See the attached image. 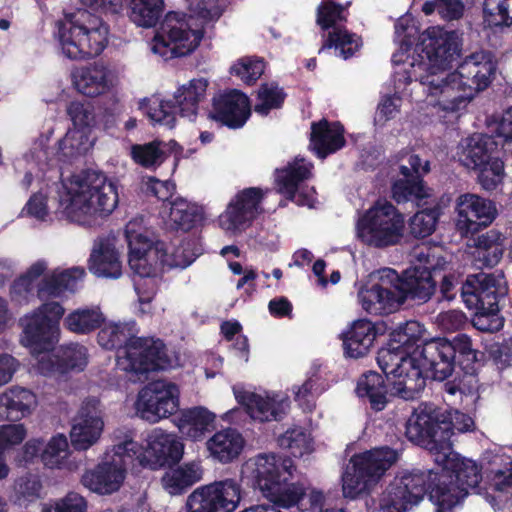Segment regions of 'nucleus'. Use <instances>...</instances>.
I'll return each instance as SVG.
<instances>
[{"label":"nucleus","mask_w":512,"mask_h":512,"mask_svg":"<svg viewBox=\"0 0 512 512\" xmlns=\"http://www.w3.org/2000/svg\"><path fill=\"white\" fill-rule=\"evenodd\" d=\"M457 35L433 28L422 36L415 51L417 58L402 61L398 53L392 62L398 67L393 74L394 87L402 91L412 80L426 87L429 95L439 97L437 104L449 112H457L482 91L495 78L497 63L490 51L480 50L466 56L453 72L445 69L451 65L458 53Z\"/></svg>","instance_id":"obj_1"},{"label":"nucleus","mask_w":512,"mask_h":512,"mask_svg":"<svg viewBox=\"0 0 512 512\" xmlns=\"http://www.w3.org/2000/svg\"><path fill=\"white\" fill-rule=\"evenodd\" d=\"M136 322L111 323L103 327L97 340L107 350L118 351V365L129 374L132 382H143L151 371L173 366L160 339L136 337Z\"/></svg>","instance_id":"obj_2"},{"label":"nucleus","mask_w":512,"mask_h":512,"mask_svg":"<svg viewBox=\"0 0 512 512\" xmlns=\"http://www.w3.org/2000/svg\"><path fill=\"white\" fill-rule=\"evenodd\" d=\"M252 475L263 497L279 507L289 509L296 506L299 512H321L324 494L312 490L305 493L302 485L291 483L295 470L293 461L275 453L259 454L252 460Z\"/></svg>","instance_id":"obj_3"},{"label":"nucleus","mask_w":512,"mask_h":512,"mask_svg":"<svg viewBox=\"0 0 512 512\" xmlns=\"http://www.w3.org/2000/svg\"><path fill=\"white\" fill-rule=\"evenodd\" d=\"M118 202L116 184L102 172L87 170L62 181L58 209L70 221L82 223L87 216L110 215Z\"/></svg>","instance_id":"obj_4"},{"label":"nucleus","mask_w":512,"mask_h":512,"mask_svg":"<svg viewBox=\"0 0 512 512\" xmlns=\"http://www.w3.org/2000/svg\"><path fill=\"white\" fill-rule=\"evenodd\" d=\"M224 4L218 0H201L195 16L179 12L168 13L152 39L150 50L164 60L183 57L192 53L199 45L203 30L195 24V17L203 23L217 20Z\"/></svg>","instance_id":"obj_5"},{"label":"nucleus","mask_w":512,"mask_h":512,"mask_svg":"<svg viewBox=\"0 0 512 512\" xmlns=\"http://www.w3.org/2000/svg\"><path fill=\"white\" fill-rule=\"evenodd\" d=\"M65 309L58 302H45L20 319L23 327L21 342L28 347L36 363L35 370L44 376L61 372L58 355L50 351L59 339V321Z\"/></svg>","instance_id":"obj_6"},{"label":"nucleus","mask_w":512,"mask_h":512,"mask_svg":"<svg viewBox=\"0 0 512 512\" xmlns=\"http://www.w3.org/2000/svg\"><path fill=\"white\" fill-rule=\"evenodd\" d=\"M53 35L65 58L87 60L104 51L108 44L109 27L99 17L79 10L56 21Z\"/></svg>","instance_id":"obj_7"},{"label":"nucleus","mask_w":512,"mask_h":512,"mask_svg":"<svg viewBox=\"0 0 512 512\" xmlns=\"http://www.w3.org/2000/svg\"><path fill=\"white\" fill-rule=\"evenodd\" d=\"M405 435L409 441L432 454L436 464H444L451 452L452 422L433 403H421L406 422Z\"/></svg>","instance_id":"obj_8"},{"label":"nucleus","mask_w":512,"mask_h":512,"mask_svg":"<svg viewBox=\"0 0 512 512\" xmlns=\"http://www.w3.org/2000/svg\"><path fill=\"white\" fill-rule=\"evenodd\" d=\"M405 226L404 214L391 202L379 199L358 215L355 237L364 246L384 250L402 242Z\"/></svg>","instance_id":"obj_9"},{"label":"nucleus","mask_w":512,"mask_h":512,"mask_svg":"<svg viewBox=\"0 0 512 512\" xmlns=\"http://www.w3.org/2000/svg\"><path fill=\"white\" fill-rule=\"evenodd\" d=\"M441 467L438 472L437 486L431 492L435 512H453L468 495L470 489H476L482 479L478 465L468 459H458L451 450L447 462L437 464Z\"/></svg>","instance_id":"obj_10"},{"label":"nucleus","mask_w":512,"mask_h":512,"mask_svg":"<svg viewBox=\"0 0 512 512\" xmlns=\"http://www.w3.org/2000/svg\"><path fill=\"white\" fill-rule=\"evenodd\" d=\"M398 458V451L386 446L353 455L342 473L343 496L354 500L368 494Z\"/></svg>","instance_id":"obj_11"},{"label":"nucleus","mask_w":512,"mask_h":512,"mask_svg":"<svg viewBox=\"0 0 512 512\" xmlns=\"http://www.w3.org/2000/svg\"><path fill=\"white\" fill-rule=\"evenodd\" d=\"M118 437L122 441L118 445V451H128L132 455L138 467L158 470L167 465L178 463L184 453V445L177 435L167 433L156 428L152 430L147 438V446L135 440V434L132 430L119 428Z\"/></svg>","instance_id":"obj_12"},{"label":"nucleus","mask_w":512,"mask_h":512,"mask_svg":"<svg viewBox=\"0 0 512 512\" xmlns=\"http://www.w3.org/2000/svg\"><path fill=\"white\" fill-rule=\"evenodd\" d=\"M461 297L469 310L475 311L474 327L482 332H495L502 328L498 316L497 278L493 274L469 275L461 286Z\"/></svg>","instance_id":"obj_13"},{"label":"nucleus","mask_w":512,"mask_h":512,"mask_svg":"<svg viewBox=\"0 0 512 512\" xmlns=\"http://www.w3.org/2000/svg\"><path fill=\"white\" fill-rule=\"evenodd\" d=\"M438 472L412 469L398 473L383 492L379 508L383 512H407L437 486Z\"/></svg>","instance_id":"obj_14"},{"label":"nucleus","mask_w":512,"mask_h":512,"mask_svg":"<svg viewBox=\"0 0 512 512\" xmlns=\"http://www.w3.org/2000/svg\"><path fill=\"white\" fill-rule=\"evenodd\" d=\"M377 363L386 378L392 381L395 393L404 400H413L425 388L421 369L415 366L414 350L407 352L389 341L377 353Z\"/></svg>","instance_id":"obj_15"},{"label":"nucleus","mask_w":512,"mask_h":512,"mask_svg":"<svg viewBox=\"0 0 512 512\" xmlns=\"http://www.w3.org/2000/svg\"><path fill=\"white\" fill-rule=\"evenodd\" d=\"M125 237L129 249V267L139 278L158 276L165 271V266H183L189 263L161 258L162 242H152L142 225V219H133L126 224Z\"/></svg>","instance_id":"obj_16"},{"label":"nucleus","mask_w":512,"mask_h":512,"mask_svg":"<svg viewBox=\"0 0 512 512\" xmlns=\"http://www.w3.org/2000/svg\"><path fill=\"white\" fill-rule=\"evenodd\" d=\"M116 429L112 434V448L107 450L101 463L82 476V484L98 494H111L122 485L128 468H137L132 455L128 451H118L122 441Z\"/></svg>","instance_id":"obj_17"},{"label":"nucleus","mask_w":512,"mask_h":512,"mask_svg":"<svg viewBox=\"0 0 512 512\" xmlns=\"http://www.w3.org/2000/svg\"><path fill=\"white\" fill-rule=\"evenodd\" d=\"M377 281L358 291L361 307L371 315L381 316L397 311L404 304V294L398 288L399 274L392 268H382L375 274Z\"/></svg>","instance_id":"obj_18"},{"label":"nucleus","mask_w":512,"mask_h":512,"mask_svg":"<svg viewBox=\"0 0 512 512\" xmlns=\"http://www.w3.org/2000/svg\"><path fill=\"white\" fill-rule=\"evenodd\" d=\"M242 485L227 478L196 488L185 503L186 512H234L242 499Z\"/></svg>","instance_id":"obj_19"},{"label":"nucleus","mask_w":512,"mask_h":512,"mask_svg":"<svg viewBox=\"0 0 512 512\" xmlns=\"http://www.w3.org/2000/svg\"><path fill=\"white\" fill-rule=\"evenodd\" d=\"M317 24L322 30L332 29L327 35L319 53L331 48L343 59L352 57L360 47V38L342 27L346 21L345 8L334 2L322 3L317 8Z\"/></svg>","instance_id":"obj_20"},{"label":"nucleus","mask_w":512,"mask_h":512,"mask_svg":"<svg viewBox=\"0 0 512 512\" xmlns=\"http://www.w3.org/2000/svg\"><path fill=\"white\" fill-rule=\"evenodd\" d=\"M179 407V389L171 382L154 381L140 390L135 403L137 415L156 423L174 414Z\"/></svg>","instance_id":"obj_21"},{"label":"nucleus","mask_w":512,"mask_h":512,"mask_svg":"<svg viewBox=\"0 0 512 512\" xmlns=\"http://www.w3.org/2000/svg\"><path fill=\"white\" fill-rule=\"evenodd\" d=\"M267 191L249 187L239 191L219 215V226L227 233L239 234L249 228L262 213L261 202Z\"/></svg>","instance_id":"obj_22"},{"label":"nucleus","mask_w":512,"mask_h":512,"mask_svg":"<svg viewBox=\"0 0 512 512\" xmlns=\"http://www.w3.org/2000/svg\"><path fill=\"white\" fill-rule=\"evenodd\" d=\"M313 164L302 157H295L282 169H276L278 191L300 206L314 207L316 191L304 185L312 177Z\"/></svg>","instance_id":"obj_23"},{"label":"nucleus","mask_w":512,"mask_h":512,"mask_svg":"<svg viewBox=\"0 0 512 512\" xmlns=\"http://www.w3.org/2000/svg\"><path fill=\"white\" fill-rule=\"evenodd\" d=\"M456 228L462 236L473 235L488 227L496 219V204L474 193H464L455 203Z\"/></svg>","instance_id":"obj_24"},{"label":"nucleus","mask_w":512,"mask_h":512,"mask_svg":"<svg viewBox=\"0 0 512 512\" xmlns=\"http://www.w3.org/2000/svg\"><path fill=\"white\" fill-rule=\"evenodd\" d=\"M415 366L421 369V376L444 381L450 377L456 367V360L452 357V348L449 339L436 338L426 341L422 346L414 349Z\"/></svg>","instance_id":"obj_25"},{"label":"nucleus","mask_w":512,"mask_h":512,"mask_svg":"<svg viewBox=\"0 0 512 512\" xmlns=\"http://www.w3.org/2000/svg\"><path fill=\"white\" fill-rule=\"evenodd\" d=\"M408 163L400 166L402 178L396 180L392 185V197L398 203L412 202L416 206L428 204L431 197V190L424 185L422 175L430 170L429 161H424L416 154L408 155Z\"/></svg>","instance_id":"obj_26"},{"label":"nucleus","mask_w":512,"mask_h":512,"mask_svg":"<svg viewBox=\"0 0 512 512\" xmlns=\"http://www.w3.org/2000/svg\"><path fill=\"white\" fill-rule=\"evenodd\" d=\"M233 392L237 402L246 408L249 416L259 422L280 421L290 407L289 398L284 393L259 394L236 386Z\"/></svg>","instance_id":"obj_27"},{"label":"nucleus","mask_w":512,"mask_h":512,"mask_svg":"<svg viewBox=\"0 0 512 512\" xmlns=\"http://www.w3.org/2000/svg\"><path fill=\"white\" fill-rule=\"evenodd\" d=\"M103 429V409L100 400L96 397L86 398L70 432L73 447L77 450H87L99 440Z\"/></svg>","instance_id":"obj_28"},{"label":"nucleus","mask_w":512,"mask_h":512,"mask_svg":"<svg viewBox=\"0 0 512 512\" xmlns=\"http://www.w3.org/2000/svg\"><path fill=\"white\" fill-rule=\"evenodd\" d=\"M250 115L249 98L239 90H229L213 98V108L208 117L237 129L244 126Z\"/></svg>","instance_id":"obj_29"},{"label":"nucleus","mask_w":512,"mask_h":512,"mask_svg":"<svg viewBox=\"0 0 512 512\" xmlns=\"http://www.w3.org/2000/svg\"><path fill=\"white\" fill-rule=\"evenodd\" d=\"M418 247L414 250L415 264L407 269L404 275L399 276L398 288L404 294V302L407 299L425 303L429 301L435 293V275L432 270L426 268L424 261H421Z\"/></svg>","instance_id":"obj_30"},{"label":"nucleus","mask_w":512,"mask_h":512,"mask_svg":"<svg viewBox=\"0 0 512 512\" xmlns=\"http://www.w3.org/2000/svg\"><path fill=\"white\" fill-rule=\"evenodd\" d=\"M421 261H424L426 268L432 270L435 275V284L440 281V293L443 299L451 301L457 293V285L460 281L461 273L452 257L447 259L445 256L435 253V251L424 246L419 250Z\"/></svg>","instance_id":"obj_31"},{"label":"nucleus","mask_w":512,"mask_h":512,"mask_svg":"<svg viewBox=\"0 0 512 512\" xmlns=\"http://www.w3.org/2000/svg\"><path fill=\"white\" fill-rule=\"evenodd\" d=\"M500 145L495 136L474 134L459 144L458 160L466 168L477 169L498 155Z\"/></svg>","instance_id":"obj_32"},{"label":"nucleus","mask_w":512,"mask_h":512,"mask_svg":"<svg viewBox=\"0 0 512 512\" xmlns=\"http://www.w3.org/2000/svg\"><path fill=\"white\" fill-rule=\"evenodd\" d=\"M89 270L98 277L117 279L122 275V265L113 236L99 237L89 259Z\"/></svg>","instance_id":"obj_33"},{"label":"nucleus","mask_w":512,"mask_h":512,"mask_svg":"<svg viewBox=\"0 0 512 512\" xmlns=\"http://www.w3.org/2000/svg\"><path fill=\"white\" fill-rule=\"evenodd\" d=\"M85 270L73 267L66 270L55 269L44 275L37 285V297L40 300L63 296L66 292H75L83 281Z\"/></svg>","instance_id":"obj_34"},{"label":"nucleus","mask_w":512,"mask_h":512,"mask_svg":"<svg viewBox=\"0 0 512 512\" xmlns=\"http://www.w3.org/2000/svg\"><path fill=\"white\" fill-rule=\"evenodd\" d=\"M343 126L323 119L311 125L310 147L319 158L341 149L345 144Z\"/></svg>","instance_id":"obj_35"},{"label":"nucleus","mask_w":512,"mask_h":512,"mask_svg":"<svg viewBox=\"0 0 512 512\" xmlns=\"http://www.w3.org/2000/svg\"><path fill=\"white\" fill-rule=\"evenodd\" d=\"M72 81L78 92L94 97L109 89L111 72L104 64L94 63L75 69Z\"/></svg>","instance_id":"obj_36"},{"label":"nucleus","mask_w":512,"mask_h":512,"mask_svg":"<svg viewBox=\"0 0 512 512\" xmlns=\"http://www.w3.org/2000/svg\"><path fill=\"white\" fill-rule=\"evenodd\" d=\"M37 404L36 395L29 389L14 386L0 395V417L18 421L28 416Z\"/></svg>","instance_id":"obj_37"},{"label":"nucleus","mask_w":512,"mask_h":512,"mask_svg":"<svg viewBox=\"0 0 512 512\" xmlns=\"http://www.w3.org/2000/svg\"><path fill=\"white\" fill-rule=\"evenodd\" d=\"M207 87L208 81L204 78H198L191 79L175 91L173 101L181 117L190 121L196 119L200 103L206 97Z\"/></svg>","instance_id":"obj_38"},{"label":"nucleus","mask_w":512,"mask_h":512,"mask_svg":"<svg viewBox=\"0 0 512 512\" xmlns=\"http://www.w3.org/2000/svg\"><path fill=\"white\" fill-rule=\"evenodd\" d=\"M202 478L203 469L200 462L191 461L166 471L161 478V483L168 494L177 496L185 493Z\"/></svg>","instance_id":"obj_39"},{"label":"nucleus","mask_w":512,"mask_h":512,"mask_svg":"<svg viewBox=\"0 0 512 512\" xmlns=\"http://www.w3.org/2000/svg\"><path fill=\"white\" fill-rule=\"evenodd\" d=\"M244 443V438L236 429L226 428L216 432L206 442V446L213 459L229 463L240 455Z\"/></svg>","instance_id":"obj_40"},{"label":"nucleus","mask_w":512,"mask_h":512,"mask_svg":"<svg viewBox=\"0 0 512 512\" xmlns=\"http://www.w3.org/2000/svg\"><path fill=\"white\" fill-rule=\"evenodd\" d=\"M376 338V330L369 320L360 319L343 333V346L345 354L351 358L365 356L372 347Z\"/></svg>","instance_id":"obj_41"},{"label":"nucleus","mask_w":512,"mask_h":512,"mask_svg":"<svg viewBox=\"0 0 512 512\" xmlns=\"http://www.w3.org/2000/svg\"><path fill=\"white\" fill-rule=\"evenodd\" d=\"M505 236L491 229L478 237L475 261L480 267H494L501 260L505 248Z\"/></svg>","instance_id":"obj_42"},{"label":"nucleus","mask_w":512,"mask_h":512,"mask_svg":"<svg viewBox=\"0 0 512 512\" xmlns=\"http://www.w3.org/2000/svg\"><path fill=\"white\" fill-rule=\"evenodd\" d=\"M215 414L198 406L185 410L179 420L180 432L191 440H200L215 420Z\"/></svg>","instance_id":"obj_43"},{"label":"nucleus","mask_w":512,"mask_h":512,"mask_svg":"<svg viewBox=\"0 0 512 512\" xmlns=\"http://www.w3.org/2000/svg\"><path fill=\"white\" fill-rule=\"evenodd\" d=\"M169 205L167 225L171 229L189 231L202 220L200 208L184 198L178 197Z\"/></svg>","instance_id":"obj_44"},{"label":"nucleus","mask_w":512,"mask_h":512,"mask_svg":"<svg viewBox=\"0 0 512 512\" xmlns=\"http://www.w3.org/2000/svg\"><path fill=\"white\" fill-rule=\"evenodd\" d=\"M45 260H37L27 271L18 277L11 285L10 296L12 301L22 305L30 301L34 295V283L47 270Z\"/></svg>","instance_id":"obj_45"},{"label":"nucleus","mask_w":512,"mask_h":512,"mask_svg":"<svg viewBox=\"0 0 512 512\" xmlns=\"http://www.w3.org/2000/svg\"><path fill=\"white\" fill-rule=\"evenodd\" d=\"M356 392L359 397H367L371 408L382 411L387 404V389L383 377L368 371L358 381Z\"/></svg>","instance_id":"obj_46"},{"label":"nucleus","mask_w":512,"mask_h":512,"mask_svg":"<svg viewBox=\"0 0 512 512\" xmlns=\"http://www.w3.org/2000/svg\"><path fill=\"white\" fill-rule=\"evenodd\" d=\"M104 321L98 307L78 308L69 313L64 319V326L77 334H88L99 328Z\"/></svg>","instance_id":"obj_47"},{"label":"nucleus","mask_w":512,"mask_h":512,"mask_svg":"<svg viewBox=\"0 0 512 512\" xmlns=\"http://www.w3.org/2000/svg\"><path fill=\"white\" fill-rule=\"evenodd\" d=\"M171 148L177 143L171 141ZM168 144L161 141H153L146 144H136L131 147V157L139 165L145 168L159 166L167 157Z\"/></svg>","instance_id":"obj_48"},{"label":"nucleus","mask_w":512,"mask_h":512,"mask_svg":"<svg viewBox=\"0 0 512 512\" xmlns=\"http://www.w3.org/2000/svg\"><path fill=\"white\" fill-rule=\"evenodd\" d=\"M140 108L151 121L169 128L175 126L178 110L173 100L164 101L158 97H152L144 99L140 104Z\"/></svg>","instance_id":"obj_49"},{"label":"nucleus","mask_w":512,"mask_h":512,"mask_svg":"<svg viewBox=\"0 0 512 512\" xmlns=\"http://www.w3.org/2000/svg\"><path fill=\"white\" fill-rule=\"evenodd\" d=\"M128 0L124 3V6ZM130 19L138 26H154L162 13V0H129Z\"/></svg>","instance_id":"obj_50"},{"label":"nucleus","mask_w":512,"mask_h":512,"mask_svg":"<svg viewBox=\"0 0 512 512\" xmlns=\"http://www.w3.org/2000/svg\"><path fill=\"white\" fill-rule=\"evenodd\" d=\"M278 445L282 449L288 450L294 457H302L313 450L310 433L302 427L286 430L279 436Z\"/></svg>","instance_id":"obj_51"},{"label":"nucleus","mask_w":512,"mask_h":512,"mask_svg":"<svg viewBox=\"0 0 512 512\" xmlns=\"http://www.w3.org/2000/svg\"><path fill=\"white\" fill-rule=\"evenodd\" d=\"M40 456L41 461L48 468L61 469L66 467L69 456V445L66 436L63 434L53 436Z\"/></svg>","instance_id":"obj_52"},{"label":"nucleus","mask_w":512,"mask_h":512,"mask_svg":"<svg viewBox=\"0 0 512 512\" xmlns=\"http://www.w3.org/2000/svg\"><path fill=\"white\" fill-rule=\"evenodd\" d=\"M285 97L286 94L277 84H262L258 90L254 111L261 116H267L271 110L282 106Z\"/></svg>","instance_id":"obj_53"},{"label":"nucleus","mask_w":512,"mask_h":512,"mask_svg":"<svg viewBox=\"0 0 512 512\" xmlns=\"http://www.w3.org/2000/svg\"><path fill=\"white\" fill-rule=\"evenodd\" d=\"M437 207L426 208L415 213L409 220L410 233L415 238H425L433 234L439 219Z\"/></svg>","instance_id":"obj_54"},{"label":"nucleus","mask_w":512,"mask_h":512,"mask_svg":"<svg viewBox=\"0 0 512 512\" xmlns=\"http://www.w3.org/2000/svg\"><path fill=\"white\" fill-rule=\"evenodd\" d=\"M61 373L68 370L82 371L87 363V349L83 345L71 343L61 348L58 354Z\"/></svg>","instance_id":"obj_55"},{"label":"nucleus","mask_w":512,"mask_h":512,"mask_svg":"<svg viewBox=\"0 0 512 512\" xmlns=\"http://www.w3.org/2000/svg\"><path fill=\"white\" fill-rule=\"evenodd\" d=\"M452 348V357L456 364L464 369L469 368L478 360V351L473 347L471 338L463 333L457 334L449 340Z\"/></svg>","instance_id":"obj_56"},{"label":"nucleus","mask_w":512,"mask_h":512,"mask_svg":"<svg viewBox=\"0 0 512 512\" xmlns=\"http://www.w3.org/2000/svg\"><path fill=\"white\" fill-rule=\"evenodd\" d=\"M485 20L491 26L512 24V0H484Z\"/></svg>","instance_id":"obj_57"},{"label":"nucleus","mask_w":512,"mask_h":512,"mask_svg":"<svg viewBox=\"0 0 512 512\" xmlns=\"http://www.w3.org/2000/svg\"><path fill=\"white\" fill-rule=\"evenodd\" d=\"M58 144L59 152L63 157L74 158L88 149V136L86 131L69 129Z\"/></svg>","instance_id":"obj_58"},{"label":"nucleus","mask_w":512,"mask_h":512,"mask_svg":"<svg viewBox=\"0 0 512 512\" xmlns=\"http://www.w3.org/2000/svg\"><path fill=\"white\" fill-rule=\"evenodd\" d=\"M477 169L479 170L478 182L484 190L493 191L502 183L504 163L499 155Z\"/></svg>","instance_id":"obj_59"},{"label":"nucleus","mask_w":512,"mask_h":512,"mask_svg":"<svg viewBox=\"0 0 512 512\" xmlns=\"http://www.w3.org/2000/svg\"><path fill=\"white\" fill-rule=\"evenodd\" d=\"M423 332V326L418 321L410 320L399 325L391 334L390 340L410 352L411 347L420 346L417 342L422 338Z\"/></svg>","instance_id":"obj_60"},{"label":"nucleus","mask_w":512,"mask_h":512,"mask_svg":"<svg viewBox=\"0 0 512 512\" xmlns=\"http://www.w3.org/2000/svg\"><path fill=\"white\" fill-rule=\"evenodd\" d=\"M67 114L73 122V129L86 131L95 124L93 106L88 101H72L67 107Z\"/></svg>","instance_id":"obj_61"},{"label":"nucleus","mask_w":512,"mask_h":512,"mask_svg":"<svg viewBox=\"0 0 512 512\" xmlns=\"http://www.w3.org/2000/svg\"><path fill=\"white\" fill-rule=\"evenodd\" d=\"M264 68V62L260 59L243 58L231 67V73L251 85L261 77Z\"/></svg>","instance_id":"obj_62"},{"label":"nucleus","mask_w":512,"mask_h":512,"mask_svg":"<svg viewBox=\"0 0 512 512\" xmlns=\"http://www.w3.org/2000/svg\"><path fill=\"white\" fill-rule=\"evenodd\" d=\"M318 380L319 378L314 374L301 386L293 388L294 399L303 410H312L315 405V397L322 393L323 389L317 385Z\"/></svg>","instance_id":"obj_63"},{"label":"nucleus","mask_w":512,"mask_h":512,"mask_svg":"<svg viewBox=\"0 0 512 512\" xmlns=\"http://www.w3.org/2000/svg\"><path fill=\"white\" fill-rule=\"evenodd\" d=\"M41 512H87V501L76 492H69L53 504H44Z\"/></svg>","instance_id":"obj_64"}]
</instances>
